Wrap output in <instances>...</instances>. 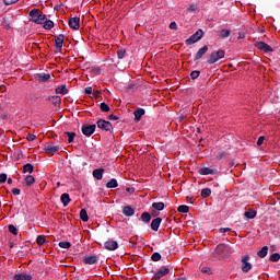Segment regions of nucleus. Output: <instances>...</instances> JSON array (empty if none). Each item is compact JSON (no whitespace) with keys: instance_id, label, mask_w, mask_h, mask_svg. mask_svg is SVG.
Segmentation results:
<instances>
[{"instance_id":"1","label":"nucleus","mask_w":280,"mask_h":280,"mask_svg":"<svg viewBox=\"0 0 280 280\" xmlns=\"http://www.w3.org/2000/svg\"><path fill=\"white\" fill-rule=\"evenodd\" d=\"M31 21L36 23V25H43L47 21V15L40 13L38 9H33L30 11Z\"/></svg>"},{"instance_id":"2","label":"nucleus","mask_w":280,"mask_h":280,"mask_svg":"<svg viewBox=\"0 0 280 280\" xmlns=\"http://www.w3.org/2000/svg\"><path fill=\"white\" fill-rule=\"evenodd\" d=\"M226 56V52L224 50H217L210 55V58L208 59V65H215L219 60H222Z\"/></svg>"},{"instance_id":"3","label":"nucleus","mask_w":280,"mask_h":280,"mask_svg":"<svg viewBox=\"0 0 280 280\" xmlns=\"http://www.w3.org/2000/svg\"><path fill=\"white\" fill-rule=\"evenodd\" d=\"M250 256L245 255L241 258V270L242 272H250L253 265L249 262Z\"/></svg>"},{"instance_id":"4","label":"nucleus","mask_w":280,"mask_h":280,"mask_svg":"<svg viewBox=\"0 0 280 280\" xmlns=\"http://www.w3.org/2000/svg\"><path fill=\"white\" fill-rule=\"evenodd\" d=\"M202 36H205V32H202V30H198L188 39H186V45H194V43H198Z\"/></svg>"},{"instance_id":"5","label":"nucleus","mask_w":280,"mask_h":280,"mask_svg":"<svg viewBox=\"0 0 280 280\" xmlns=\"http://www.w3.org/2000/svg\"><path fill=\"white\" fill-rule=\"evenodd\" d=\"M97 128L105 130V132H110L113 130V124L108 120L100 119L96 122Z\"/></svg>"},{"instance_id":"6","label":"nucleus","mask_w":280,"mask_h":280,"mask_svg":"<svg viewBox=\"0 0 280 280\" xmlns=\"http://www.w3.org/2000/svg\"><path fill=\"white\" fill-rule=\"evenodd\" d=\"M46 154H56V152H59V150H62V147L60 144H54V143H48L44 148Z\"/></svg>"},{"instance_id":"7","label":"nucleus","mask_w":280,"mask_h":280,"mask_svg":"<svg viewBox=\"0 0 280 280\" xmlns=\"http://www.w3.org/2000/svg\"><path fill=\"white\" fill-rule=\"evenodd\" d=\"M255 47L260 49V51H265V54L273 51L272 47H270V45L266 44L265 42H256Z\"/></svg>"},{"instance_id":"8","label":"nucleus","mask_w":280,"mask_h":280,"mask_svg":"<svg viewBox=\"0 0 280 280\" xmlns=\"http://www.w3.org/2000/svg\"><path fill=\"white\" fill-rule=\"evenodd\" d=\"M95 128H97L95 125L82 126L81 132L85 137H91L95 132Z\"/></svg>"},{"instance_id":"9","label":"nucleus","mask_w":280,"mask_h":280,"mask_svg":"<svg viewBox=\"0 0 280 280\" xmlns=\"http://www.w3.org/2000/svg\"><path fill=\"white\" fill-rule=\"evenodd\" d=\"M68 25L71 30H80V18H70L68 21Z\"/></svg>"},{"instance_id":"10","label":"nucleus","mask_w":280,"mask_h":280,"mask_svg":"<svg viewBox=\"0 0 280 280\" xmlns=\"http://www.w3.org/2000/svg\"><path fill=\"white\" fill-rule=\"evenodd\" d=\"M104 248H106V250H117V248H119V244L117 241L109 240L105 242Z\"/></svg>"},{"instance_id":"11","label":"nucleus","mask_w":280,"mask_h":280,"mask_svg":"<svg viewBox=\"0 0 280 280\" xmlns=\"http://www.w3.org/2000/svg\"><path fill=\"white\" fill-rule=\"evenodd\" d=\"M166 275H170V268L163 267L158 272H155V275L153 276V279L155 280L163 279V277H165Z\"/></svg>"},{"instance_id":"12","label":"nucleus","mask_w":280,"mask_h":280,"mask_svg":"<svg viewBox=\"0 0 280 280\" xmlns=\"http://www.w3.org/2000/svg\"><path fill=\"white\" fill-rule=\"evenodd\" d=\"M65 44V35L60 34L55 38V45L58 51H62V45Z\"/></svg>"},{"instance_id":"13","label":"nucleus","mask_w":280,"mask_h":280,"mask_svg":"<svg viewBox=\"0 0 280 280\" xmlns=\"http://www.w3.org/2000/svg\"><path fill=\"white\" fill-rule=\"evenodd\" d=\"M218 171L217 170H213L211 167H202L199 170V174L201 176H209L210 174H217Z\"/></svg>"},{"instance_id":"14","label":"nucleus","mask_w":280,"mask_h":280,"mask_svg":"<svg viewBox=\"0 0 280 280\" xmlns=\"http://www.w3.org/2000/svg\"><path fill=\"white\" fill-rule=\"evenodd\" d=\"M161 222H163L162 218H155L151 222V229L152 231H159V226H161Z\"/></svg>"},{"instance_id":"15","label":"nucleus","mask_w":280,"mask_h":280,"mask_svg":"<svg viewBox=\"0 0 280 280\" xmlns=\"http://www.w3.org/2000/svg\"><path fill=\"white\" fill-rule=\"evenodd\" d=\"M50 78H51V74L49 73L36 74V80H38L39 82H49Z\"/></svg>"},{"instance_id":"16","label":"nucleus","mask_w":280,"mask_h":280,"mask_svg":"<svg viewBox=\"0 0 280 280\" xmlns=\"http://www.w3.org/2000/svg\"><path fill=\"white\" fill-rule=\"evenodd\" d=\"M133 115H135V121H141V117L143 115H145V109L143 108H138L133 112Z\"/></svg>"},{"instance_id":"17","label":"nucleus","mask_w":280,"mask_h":280,"mask_svg":"<svg viewBox=\"0 0 280 280\" xmlns=\"http://www.w3.org/2000/svg\"><path fill=\"white\" fill-rule=\"evenodd\" d=\"M207 51H209L208 46H203L202 48H200L196 54L195 60H200V58H202V56H205Z\"/></svg>"},{"instance_id":"18","label":"nucleus","mask_w":280,"mask_h":280,"mask_svg":"<svg viewBox=\"0 0 280 280\" xmlns=\"http://www.w3.org/2000/svg\"><path fill=\"white\" fill-rule=\"evenodd\" d=\"M93 176L96 180H102V178H104V168H95L93 171Z\"/></svg>"},{"instance_id":"19","label":"nucleus","mask_w":280,"mask_h":280,"mask_svg":"<svg viewBox=\"0 0 280 280\" xmlns=\"http://www.w3.org/2000/svg\"><path fill=\"white\" fill-rule=\"evenodd\" d=\"M84 264H88V266H93L97 264V256H88L84 258Z\"/></svg>"},{"instance_id":"20","label":"nucleus","mask_w":280,"mask_h":280,"mask_svg":"<svg viewBox=\"0 0 280 280\" xmlns=\"http://www.w3.org/2000/svg\"><path fill=\"white\" fill-rule=\"evenodd\" d=\"M60 200H61L63 207H67L69 205V202H71V197L69 196V194L65 192L61 195Z\"/></svg>"},{"instance_id":"21","label":"nucleus","mask_w":280,"mask_h":280,"mask_svg":"<svg viewBox=\"0 0 280 280\" xmlns=\"http://www.w3.org/2000/svg\"><path fill=\"white\" fill-rule=\"evenodd\" d=\"M55 92L57 93V95H67V93H69V90H67V85H60L55 90Z\"/></svg>"},{"instance_id":"22","label":"nucleus","mask_w":280,"mask_h":280,"mask_svg":"<svg viewBox=\"0 0 280 280\" xmlns=\"http://www.w3.org/2000/svg\"><path fill=\"white\" fill-rule=\"evenodd\" d=\"M122 213L124 215H126L127 218H131V215L135 213V209L130 206H127L122 209Z\"/></svg>"},{"instance_id":"23","label":"nucleus","mask_w":280,"mask_h":280,"mask_svg":"<svg viewBox=\"0 0 280 280\" xmlns=\"http://www.w3.org/2000/svg\"><path fill=\"white\" fill-rule=\"evenodd\" d=\"M107 189H115L119 187V183H117V179L112 178L107 184H106Z\"/></svg>"},{"instance_id":"24","label":"nucleus","mask_w":280,"mask_h":280,"mask_svg":"<svg viewBox=\"0 0 280 280\" xmlns=\"http://www.w3.org/2000/svg\"><path fill=\"white\" fill-rule=\"evenodd\" d=\"M244 215L245 218H247V220H255V218H257V211L255 210L246 211Z\"/></svg>"},{"instance_id":"25","label":"nucleus","mask_w":280,"mask_h":280,"mask_svg":"<svg viewBox=\"0 0 280 280\" xmlns=\"http://www.w3.org/2000/svg\"><path fill=\"white\" fill-rule=\"evenodd\" d=\"M13 280H32V276L20 273V275H15Z\"/></svg>"},{"instance_id":"26","label":"nucleus","mask_w":280,"mask_h":280,"mask_svg":"<svg viewBox=\"0 0 280 280\" xmlns=\"http://www.w3.org/2000/svg\"><path fill=\"white\" fill-rule=\"evenodd\" d=\"M32 172H34V165L27 163L23 166L24 174H32Z\"/></svg>"},{"instance_id":"27","label":"nucleus","mask_w":280,"mask_h":280,"mask_svg":"<svg viewBox=\"0 0 280 280\" xmlns=\"http://www.w3.org/2000/svg\"><path fill=\"white\" fill-rule=\"evenodd\" d=\"M152 208L155 209L156 211H163V209H165V203L164 202H153Z\"/></svg>"},{"instance_id":"28","label":"nucleus","mask_w":280,"mask_h":280,"mask_svg":"<svg viewBox=\"0 0 280 280\" xmlns=\"http://www.w3.org/2000/svg\"><path fill=\"white\" fill-rule=\"evenodd\" d=\"M80 219L82 222H89V213L86 212V209H81Z\"/></svg>"},{"instance_id":"29","label":"nucleus","mask_w":280,"mask_h":280,"mask_svg":"<svg viewBox=\"0 0 280 280\" xmlns=\"http://www.w3.org/2000/svg\"><path fill=\"white\" fill-rule=\"evenodd\" d=\"M141 220L148 224L152 220V215H150V212H143L141 214Z\"/></svg>"},{"instance_id":"30","label":"nucleus","mask_w":280,"mask_h":280,"mask_svg":"<svg viewBox=\"0 0 280 280\" xmlns=\"http://www.w3.org/2000/svg\"><path fill=\"white\" fill-rule=\"evenodd\" d=\"M43 25H44V30H54V21L51 20L46 19Z\"/></svg>"},{"instance_id":"31","label":"nucleus","mask_w":280,"mask_h":280,"mask_svg":"<svg viewBox=\"0 0 280 280\" xmlns=\"http://www.w3.org/2000/svg\"><path fill=\"white\" fill-rule=\"evenodd\" d=\"M258 257H260V259H264V257H266L268 255V246H264L258 253H257Z\"/></svg>"},{"instance_id":"32","label":"nucleus","mask_w":280,"mask_h":280,"mask_svg":"<svg viewBox=\"0 0 280 280\" xmlns=\"http://www.w3.org/2000/svg\"><path fill=\"white\" fill-rule=\"evenodd\" d=\"M65 135L68 137V143H73L75 140V132L66 131Z\"/></svg>"},{"instance_id":"33","label":"nucleus","mask_w":280,"mask_h":280,"mask_svg":"<svg viewBox=\"0 0 280 280\" xmlns=\"http://www.w3.org/2000/svg\"><path fill=\"white\" fill-rule=\"evenodd\" d=\"M25 183L28 187H31V185H34V183H36V179L34 178V176L28 175L25 177Z\"/></svg>"},{"instance_id":"34","label":"nucleus","mask_w":280,"mask_h":280,"mask_svg":"<svg viewBox=\"0 0 280 280\" xmlns=\"http://www.w3.org/2000/svg\"><path fill=\"white\" fill-rule=\"evenodd\" d=\"M219 36H220V38H229V36H231V31L222 30Z\"/></svg>"},{"instance_id":"35","label":"nucleus","mask_w":280,"mask_h":280,"mask_svg":"<svg viewBox=\"0 0 280 280\" xmlns=\"http://www.w3.org/2000/svg\"><path fill=\"white\" fill-rule=\"evenodd\" d=\"M50 100L55 106H60V102H62V98H60V96H52Z\"/></svg>"},{"instance_id":"36","label":"nucleus","mask_w":280,"mask_h":280,"mask_svg":"<svg viewBox=\"0 0 280 280\" xmlns=\"http://www.w3.org/2000/svg\"><path fill=\"white\" fill-rule=\"evenodd\" d=\"M211 196V190L209 188H203L201 190V198H209Z\"/></svg>"},{"instance_id":"37","label":"nucleus","mask_w":280,"mask_h":280,"mask_svg":"<svg viewBox=\"0 0 280 280\" xmlns=\"http://www.w3.org/2000/svg\"><path fill=\"white\" fill-rule=\"evenodd\" d=\"M177 211H178L179 213H189V207H188V206H179V207L177 208Z\"/></svg>"},{"instance_id":"38","label":"nucleus","mask_w":280,"mask_h":280,"mask_svg":"<svg viewBox=\"0 0 280 280\" xmlns=\"http://www.w3.org/2000/svg\"><path fill=\"white\" fill-rule=\"evenodd\" d=\"M100 108L102 113H108V110H110V107L106 103H101Z\"/></svg>"},{"instance_id":"39","label":"nucleus","mask_w":280,"mask_h":280,"mask_svg":"<svg viewBox=\"0 0 280 280\" xmlns=\"http://www.w3.org/2000/svg\"><path fill=\"white\" fill-rule=\"evenodd\" d=\"M9 233H12V235H19V229H16V226L10 224L9 225Z\"/></svg>"},{"instance_id":"40","label":"nucleus","mask_w":280,"mask_h":280,"mask_svg":"<svg viewBox=\"0 0 280 280\" xmlns=\"http://www.w3.org/2000/svg\"><path fill=\"white\" fill-rule=\"evenodd\" d=\"M70 246H71V243H70V242H67V241L59 242V247H60V248H66V249H68Z\"/></svg>"},{"instance_id":"41","label":"nucleus","mask_w":280,"mask_h":280,"mask_svg":"<svg viewBox=\"0 0 280 280\" xmlns=\"http://www.w3.org/2000/svg\"><path fill=\"white\" fill-rule=\"evenodd\" d=\"M152 261H161V254L159 252H155L151 256Z\"/></svg>"},{"instance_id":"42","label":"nucleus","mask_w":280,"mask_h":280,"mask_svg":"<svg viewBox=\"0 0 280 280\" xmlns=\"http://www.w3.org/2000/svg\"><path fill=\"white\" fill-rule=\"evenodd\" d=\"M36 242H37L38 246H43L46 242L45 236L38 235Z\"/></svg>"},{"instance_id":"43","label":"nucleus","mask_w":280,"mask_h":280,"mask_svg":"<svg viewBox=\"0 0 280 280\" xmlns=\"http://www.w3.org/2000/svg\"><path fill=\"white\" fill-rule=\"evenodd\" d=\"M280 255L279 253H275L269 257V261H279Z\"/></svg>"},{"instance_id":"44","label":"nucleus","mask_w":280,"mask_h":280,"mask_svg":"<svg viewBox=\"0 0 280 280\" xmlns=\"http://www.w3.org/2000/svg\"><path fill=\"white\" fill-rule=\"evenodd\" d=\"M191 80H197V78H200V71L195 70L190 73Z\"/></svg>"},{"instance_id":"45","label":"nucleus","mask_w":280,"mask_h":280,"mask_svg":"<svg viewBox=\"0 0 280 280\" xmlns=\"http://www.w3.org/2000/svg\"><path fill=\"white\" fill-rule=\"evenodd\" d=\"M8 180V174L2 173L0 174V183H5Z\"/></svg>"},{"instance_id":"46","label":"nucleus","mask_w":280,"mask_h":280,"mask_svg":"<svg viewBox=\"0 0 280 280\" xmlns=\"http://www.w3.org/2000/svg\"><path fill=\"white\" fill-rule=\"evenodd\" d=\"M3 2L5 3V5H12L14 3H19V0H3Z\"/></svg>"},{"instance_id":"47","label":"nucleus","mask_w":280,"mask_h":280,"mask_svg":"<svg viewBox=\"0 0 280 280\" xmlns=\"http://www.w3.org/2000/svg\"><path fill=\"white\" fill-rule=\"evenodd\" d=\"M117 56H118L119 60H122L124 56H126V50H118Z\"/></svg>"},{"instance_id":"48","label":"nucleus","mask_w":280,"mask_h":280,"mask_svg":"<svg viewBox=\"0 0 280 280\" xmlns=\"http://www.w3.org/2000/svg\"><path fill=\"white\" fill-rule=\"evenodd\" d=\"M197 7L196 4H190L189 8L187 9V12H196Z\"/></svg>"},{"instance_id":"49","label":"nucleus","mask_w":280,"mask_h":280,"mask_svg":"<svg viewBox=\"0 0 280 280\" xmlns=\"http://www.w3.org/2000/svg\"><path fill=\"white\" fill-rule=\"evenodd\" d=\"M11 191H12L13 196H20L21 195V189H19V188H13Z\"/></svg>"},{"instance_id":"50","label":"nucleus","mask_w":280,"mask_h":280,"mask_svg":"<svg viewBox=\"0 0 280 280\" xmlns=\"http://www.w3.org/2000/svg\"><path fill=\"white\" fill-rule=\"evenodd\" d=\"M201 272L206 273V275H211V268H208V267H203L201 269Z\"/></svg>"},{"instance_id":"51","label":"nucleus","mask_w":280,"mask_h":280,"mask_svg":"<svg viewBox=\"0 0 280 280\" xmlns=\"http://www.w3.org/2000/svg\"><path fill=\"white\" fill-rule=\"evenodd\" d=\"M265 139H266V138H265L264 136L259 137V138H258V141H257V145H264Z\"/></svg>"},{"instance_id":"52","label":"nucleus","mask_w":280,"mask_h":280,"mask_svg":"<svg viewBox=\"0 0 280 280\" xmlns=\"http://www.w3.org/2000/svg\"><path fill=\"white\" fill-rule=\"evenodd\" d=\"M170 30H178V24H176V22H172L170 24Z\"/></svg>"},{"instance_id":"53","label":"nucleus","mask_w":280,"mask_h":280,"mask_svg":"<svg viewBox=\"0 0 280 280\" xmlns=\"http://www.w3.org/2000/svg\"><path fill=\"white\" fill-rule=\"evenodd\" d=\"M231 231V228H221L219 230V233H229Z\"/></svg>"},{"instance_id":"54","label":"nucleus","mask_w":280,"mask_h":280,"mask_svg":"<svg viewBox=\"0 0 280 280\" xmlns=\"http://www.w3.org/2000/svg\"><path fill=\"white\" fill-rule=\"evenodd\" d=\"M91 93H93V88L91 86L85 88V95H91Z\"/></svg>"},{"instance_id":"55","label":"nucleus","mask_w":280,"mask_h":280,"mask_svg":"<svg viewBox=\"0 0 280 280\" xmlns=\"http://www.w3.org/2000/svg\"><path fill=\"white\" fill-rule=\"evenodd\" d=\"M26 139H27V141H34V140L36 139V136L30 133V135L26 137Z\"/></svg>"},{"instance_id":"56","label":"nucleus","mask_w":280,"mask_h":280,"mask_svg":"<svg viewBox=\"0 0 280 280\" xmlns=\"http://www.w3.org/2000/svg\"><path fill=\"white\" fill-rule=\"evenodd\" d=\"M112 121H117V119H119V117L118 116H116V115H109V117H108Z\"/></svg>"},{"instance_id":"57","label":"nucleus","mask_w":280,"mask_h":280,"mask_svg":"<svg viewBox=\"0 0 280 280\" xmlns=\"http://www.w3.org/2000/svg\"><path fill=\"white\" fill-rule=\"evenodd\" d=\"M126 191H128L129 194H135V188H126Z\"/></svg>"},{"instance_id":"58","label":"nucleus","mask_w":280,"mask_h":280,"mask_svg":"<svg viewBox=\"0 0 280 280\" xmlns=\"http://www.w3.org/2000/svg\"><path fill=\"white\" fill-rule=\"evenodd\" d=\"M93 95H94V97H100V91H94Z\"/></svg>"},{"instance_id":"59","label":"nucleus","mask_w":280,"mask_h":280,"mask_svg":"<svg viewBox=\"0 0 280 280\" xmlns=\"http://www.w3.org/2000/svg\"><path fill=\"white\" fill-rule=\"evenodd\" d=\"M218 159H224V152H220V153L218 154Z\"/></svg>"},{"instance_id":"60","label":"nucleus","mask_w":280,"mask_h":280,"mask_svg":"<svg viewBox=\"0 0 280 280\" xmlns=\"http://www.w3.org/2000/svg\"><path fill=\"white\" fill-rule=\"evenodd\" d=\"M7 183H8L9 185H12V178L9 177V178L7 179Z\"/></svg>"},{"instance_id":"61","label":"nucleus","mask_w":280,"mask_h":280,"mask_svg":"<svg viewBox=\"0 0 280 280\" xmlns=\"http://www.w3.org/2000/svg\"><path fill=\"white\" fill-rule=\"evenodd\" d=\"M10 248H14V243H10Z\"/></svg>"},{"instance_id":"62","label":"nucleus","mask_w":280,"mask_h":280,"mask_svg":"<svg viewBox=\"0 0 280 280\" xmlns=\"http://www.w3.org/2000/svg\"><path fill=\"white\" fill-rule=\"evenodd\" d=\"M179 280H187V278H179Z\"/></svg>"},{"instance_id":"63","label":"nucleus","mask_w":280,"mask_h":280,"mask_svg":"<svg viewBox=\"0 0 280 280\" xmlns=\"http://www.w3.org/2000/svg\"><path fill=\"white\" fill-rule=\"evenodd\" d=\"M231 165H235V162H231Z\"/></svg>"},{"instance_id":"64","label":"nucleus","mask_w":280,"mask_h":280,"mask_svg":"<svg viewBox=\"0 0 280 280\" xmlns=\"http://www.w3.org/2000/svg\"><path fill=\"white\" fill-rule=\"evenodd\" d=\"M197 132H200V129H197Z\"/></svg>"}]
</instances>
